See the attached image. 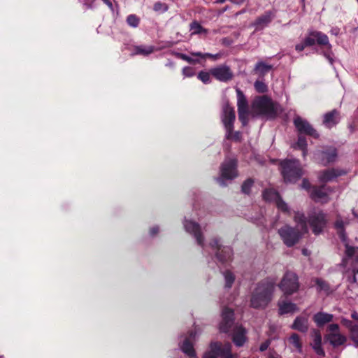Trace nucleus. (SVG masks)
<instances>
[{
    "label": "nucleus",
    "mask_w": 358,
    "mask_h": 358,
    "mask_svg": "<svg viewBox=\"0 0 358 358\" xmlns=\"http://www.w3.org/2000/svg\"><path fill=\"white\" fill-rule=\"evenodd\" d=\"M278 307L280 315L292 313L298 310L296 305L290 301H279Z\"/></svg>",
    "instance_id": "bb28decb"
},
{
    "label": "nucleus",
    "mask_w": 358,
    "mask_h": 358,
    "mask_svg": "<svg viewBox=\"0 0 358 358\" xmlns=\"http://www.w3.org/2000/svg\"><path fill=\"white\" fill-rule=\"evenodd\" d=\"M294 148H298L302 150L303 156L305 157L307 155V142L303 136H299L296 143L294 145Z\"/></svg>",
    "instance_id": "e433bc0d"
},
{
    "label": "nucleus",
    "mask_w": 358,
    "mask_h": 358,
    "mask_svg": "<svg viewBox=\"0 0 358 358\" xmlns=\"http://www.w3.org/2000/svg\"><path fill=\"white\" fill-rule=\"evenodd\" d=\"M306 47H307V45H305V41H304V40H303L301 43H299V44L296 45V46H295V49H296V51H298V52H301V51H302V50H303Z\"/></svg>",
    "instance_id": "3c124183"
},
{
    "label": "nucleus",
    "mask_w": 358,
    "mask_h": 358,
    "mask_svg": "<svg viewBox=\"0 0 358 358\" xmlns=\"http://www.w3.org/2000/svg\"><path fill=\"white\" fill-rule=\"evenodd\" d=\"M162 6V3H155V6H154V9H155V10H159L160 9V7H161Z\"/></svg>",
    "instance_id": "6e6d98bb"
},
{
    "label": "nucleus",
    "mask_w": 358,
    "mask_h": 358,
    "mask_svg": "<svg viewBox=\"0 0 358 358\" xmlns=\"http://www.w3.org/2000/svg\"><path fill=\"white\" fill-rule=\"evenodd\" d=\"M294 220L296 224V228L289 225H285L278 229L279 236L287 247L294 246L299 242L303 235L308 231L307 219L303 213L296 212Z\"/></svg>",
    "instance_id": "f257e3e1"
},
{
    "label": "nucleus",
    "mask_w": 358,
    "mask_h": 358,
    "mask_svg": "<svg viewBox=\"0 0 358 358\" xmlns=\"http://www.w3.org/2000/svg\"><path fill=\"white\" fill-rule=\"evenodd\" d=\"M272 68L273 66L271 65L267 64L264 62L260 61L256 64L255 66V70L259 72V73L264 75L266 73H268Z\"/></svg>",
    "instance_id": "c9c22d12"
},
{
    "label": "nucleus",
    "mask_w": 358,
    "mask_h": 358,
    "mask_svg": "<svg viewBox=\"0 0 358 358\" xmlns=\"http://www.w3.org/2000/svg\"><path fill=\"white\" fill-rule=\"evenodd\" d=\"M280 165L286 182H295L303 175L300 162L297 159H285L281 162Z\"/></svg>",
    "instance_id": "423d86ee"
},
{
    "label": "nucleus",
    "mask_w": 358,
    "mask_h": 358,
    "mask_svg": "<svg viewBox=\"0 0 358 358\" xmlns=\"http://www.w3.org/2000/svg\"><path fill=\"white\" fill-rule=\"evenodd\" d=\"M273 17V16L272 15V13L270 11H268L265 14L259 17L255 20L253 25L255 27V28L257 29H262L263 27L267 26L271 22Z\"/></svg>",
    "instance_id": "cd10ccee"
},
{
    "label": "nucleus",
    "mask_w": 358,
    "mask_h": 358,
    "mask_svg": "<svg viewBox=\"0 0 358 358\" xmlns=\"http://www.w3.org/2000/svg\"><path fill=\"white\" fill-rule=\"evenodd\" d=\"M351 317L355 320L358 321V313H357L356 311H354V312L352 313Z\"/></svg>",
    "instance_id": "5fc2aeb1"
},
{
    "label": "nucleus",
    "mask_w": 358,
    "mask_h": 358,
    "mask_svg": "<svg viewBox=\"0 0 358 358\" xmlns=\"http://www.w3.org/2000/svg\"><path fill=\"white\" fill-rule=\"evenodd\" d=\"M288 341L293 348L292 349V351H296L299 353H301L302 352V343L300 337L297 334H292L288 338Z\"/></svg>",
    "instance_id": "7c9ffc66"
},
{
    "label": "nucleus",
    "mask_w": 358,
    "mask_h": 358,
    "mask_svg": "<svg viewBox=\"0 0 358 358\" xmlns=\"http://www.w3.org/2000/svg\"><path fill=\"white\" fill-rule=\"evenodd\" d=\"M340 120L339 112L334 109L324 115L323 124L327 128H332L336 125Z\"/></svg>",
    "instance_id": "5701e85b"
},
{
    "label": "nucleus",
    "mask_w": 358,
    "mask_h": 358,
    "mask_svg": "<svg viewBox=\"0 0 358 358\" xmlns=\"http://www.w3.org/2000/svg\"><path fill=\"white\" fill-rule=\"evenodd\" d=\"M139 18L135 15H129L127 17V22L131 27H137L139 24Z\"/></svg>",
    "instance_id": "58836bf2"
},
{
    "label": "nucleus",
    "mask_w": 358,
    "mask_h": 358,
    "mask_svg": "<svg viewBox=\"0 0 358 358\" xmlns=\"http://www.w3.org/2000/svg\"><path fill=\"white\" fill-rule=\"evenodd\" d=\"M254 181L252 179L246 180L242 185L241 190L244 194H248L250 192Z\"/></svg>",
    "instance_id": "a19ab883"
},
{
    "label": "nucleus",
    "mask_w": 358,
    "mask_h": 358,
    "mask_svg": "<svg viewBox=\"0 0 358 358\" xmlns=\"http://www.w3.org/2000/svg\"><path fill=\"white\" fill-rule=\"evenodd\" d=\"M252 108L257 113L268 118H274L280 110V106L267 96L256 98L252 103Z\"/></svg>",
    "instance_id": "39448f33"
},
{
    "label": "nucleus",
    "mask_w": 358,
    "mask_h": 358,
    "mask_svg": "<svg viewBox=\"0 0 358 358\" xmlns=\"http://www.w3.org/2000/svg\"><path fill=\"white\" fill-rule=\"evenodd\" d=\"M331 192L330 187L324 186L315 188L311 192V197L317 202L327 203L329 201V194Z\"/></svg>",
    "instance_id": "412c9836"
},
{
    "label": "nucleus",
    "mask_w": 358,
    "mask_h": 358,
    "mask_svg": "<svg viewBox=\"0 0 358 358\" xmlns=\"http://www.w3.org/2000/svg\"><path fill=\"white\" fill-rule=\"evenodd\" d=\"M155 50V48L152 45H138L134 47V51L131 53L133 55H141L143 56H148L152 53Z\"/></svg>",
    "instance_id": "2f4dec72"
},
{
    "label": "nucleus",
    "mask_w": 358,
    "mask_h": 358,
    "mask_svg": "<svg viewBox=\"0 0 358 358\" xmlns=\"http://www.w3.org/2000/svg\"><path fill=\"white\" fill-rule=\"evenodd\" d=\"M353 214L355 217H357L358 218V214H357L355 212H353Z\"/></svg>",
    "instance_id": "e2e57ef3"
},
{
    "label": "nucleus",
    "mask_w": 358,
    "mask_h": 358,
    "mask_svg": "<svg viewBox=\"0 0 358 358\" xmlns=\"http://www.w3.org/2000/svg\"><path fill=\"white\" fill-rule=\"evenodd\" d=\"M334 316L332 314L327 313L324 312H318L315 313L313 320L316 325L319 327H323L326 324L333 320Z\"/></svg>",
    "instance_id": "a878e982"
},
{
    "label": "nucleus",
    "mask_w": 358,
    "mask_h": 358,
    "mask_svg": "<svg viewBox=\"0 0 358 358\" xmlns=\"http://www.w3.org/2000/svg\"><path fill=\"white\" fill-rule=\"evenodd\" d=\"M255 88L258 92L260 93H264L267 91V86L262 81H256L255 83Z\"/></svg>",
    "instance_id": "37998d69"
},
{
    "label": "nucleus",
    "mask_w": 358,
    "mask_h": 358,
    "mask_svg": "<svg viewBox=\"0 0 358 358\" xmlns=\"http://www.w3.org/2000/svg\"><path fill=\"white\" fill-rule=\"evenodd\" d=\"M350 337L355 343L356 346L358 347V324H356L355 327L352 329Z\"/></svg>",
    "instance_id": "a18cd8bd"
},
{
    "label": "nucleus",
    "mask_w": 358,
    "mask_h": 358,
    "mask_svg": "<svg viewBox=\"0 0 358 358\" xmlns=\"http://www.w3.org/2000/svg\"><path fill=\"white\" fill-rule=\"evenodd\" d=\"M308 222L313 229V233L315 235L320 234L327 224V215L322 210L314 212L309 215Z\"/></svg>",
    "instance_id": "4468645a"
},
{
    "label": "nucleus",
    "mask_w": 358,
    "mask_h": 358,
    "mask_svg": "<svg viewBox=\"0 0 358 358\" xmlns=\"http://www.w3.org/2000/svg\"><path fill=\"white\" fill-rule=\"evenodd\" d=\"M310 185L309 182L307 180L303 179L302 184H301V187L303 189H308L310 187Z\"/></svg>",
    "instance_id": "864d4df0"
},
{
    "label": "nucleus",
    "mask_w": 358,
    "mask_h": 358,
    "mask_svg": "<svg viewBox=\"0 0 358 358\" xmlns=\"http://www.w3.org/2000/svg\"><path fill=\"white\" fill-rule=\"evenodd\" d=\"M327 338L331 345H332L334 347L343 345L347 341L346 337L340 333L329 334Z\"/></svg>",
    "instance_id": "c85d7f7f"
},
{
    "label": "nucleus",
    "mask_w": 358,
    "mask_h": 358,
    "mask_svg": "<svg viewBox=\"0 0 358 358\" xmlns=\"http://www.w3.org/2000/svg\"><path fill=\"white\" fill-rule=\"evenodd\" d=\"M0 358H1V357H0Z\"/></svg>",
    "instance_id": "774afa93"
},
{
    "label": "nucleus",
    "mask_w": 358,
    "mask_h": 358,
    "mask_svg": "<svg viewBox=\"0 0 358 358\" xmlns=\"http://www.w3.org/2000/svg\"><path fill=\"white\" fill-rule=\"evenodd\" d=\"M313 343L311 346L319 356H324L325 352L322 347V336L319 330L313 329L311 332Z\"/></svg>",
    "instance_id": "4be33fe9"
},
{
    "label": "nucleus",
    "mask_w": 358,
    "mask_h": 358,
    "mask_svg": "<svg viewBox=\"0 0 358 358\" xmlns=\"http://www.w3.org/2000/svg\"><path fill=\"white\" fill-rule=\"evenodd\" d=\"M262 196L266 201L275 203L278 209L282 213L288 215L291 213L288 204L282 199L278 192L275 189H266L262 193Z\"/></svg>",
    "instance_id": "9b49d317"
},
{
    "label": "nucleus",
    "mask_w": 358,
    "mask_h": 358,
    "mask_svg": "<svg viewBox=\"0 0 358 358\" xmlns=\"http://www.w3.org/2000/svg\"><path fill=\"white\" fill-rule=\"evenodd\" d=\"M173 45V43H170L169 45H168V47H171Z\"/></svg>",
    "instance_id": "0e129e2a"
},
{
    "label": "nucleus",
    "mask_w": 358,
    "mask_h": 358,
    "mask_svg": "<svg viewBox=\"0 0 358 358\" xmlns=\"http://www.w3.org/2000/svg\"><path fill=\"white\" fill-rule=\"evenodd\" d=\"M227 0H217L216 1V3H223L226 1Z\"/></svg>",
    "instance_id": "bf43d9fd"
},
{
    "label": "nucleus",
    "mask_w": 358,
    "mask_h": 358,
    "mask_svg": "<svg viewBox=\"0 0 358 358\" xmlns=\"http://www.w3.org/2000/svg\"><path fill=\"white\" fill-rule=\"evenodd\" d=\"M192 34H206L208 30L203 28L198 22L194 21L189 25Z\"/></svg>",
    "instance_id": "f704fd0d"
},
{
    "label": "nucleus",
    "mask_w": 358,
    "mask_h": 358,
    "mask_svg": "<svg viewBox=\"0 0 358 358\" xmlns=\"http://www.w3.org/2000/svg\"><path fill=\"white\" fill-rule=\"evenodd\" d=\"M222 122L225 129V138L229 140L238 141L241 139L239 131H233L234 123L236 119L235 111L233 107L226 102L222 106Z\"/></svg>",
    "instance_id": "20e7f679"
},
{
    "label": "nucleus",
    "mask_w": 358,
    "mask_h": 358,
    "mask_svg": "<svg viewBox=\"0 0 358 358\" xmlns=\"http://www.w3.org/2000/svg\"><path fill=\"white\" fill-rule=\"evenodd\" d=\"M106 3L112 12H114V7L111 0H102Z\"/></svg>",
    "instance_id": "603ef678"
},
{
    "label": "nucleus",
    "mask_w": 358,
    "mask_h": 358,
    "mask_svg": "<svg viewBox=\"0 0 358 358\" xmlns=\"http://www.w3.org/2000/svg\"><path fill=\"white\" fill-rule=\"evenodd\" d=\"M315 284L317 287V290L320 292H323L326 294H329L334 292V289L330 288L329 284L321 278L314 279Z\"/></svg>",
    "instance_id": "473e14b6"
},
{
    "label": "nucleus",
    "mask_w": 358,
    "mask_h": 358,
    "mask_svg": "<svg viewBox=\"0 0 358 358\" xmlns=\"http://www.w3.org/2000/svg\"><path fill=\"white\" fill-rule=\"evenodd\" d=\"M304 41L305 45L307 46H312L315 43L318 45H326L329 51L324 52V55L331 64L333 63L332 53L331 52V45L329 44L328 36L326 34L317 31H311L309 33L308 36L304 38Z\"/></svg>",
    "instance_id": "1a4fd4ad"
},
{
    "label": "nucleus",
    "mask_w": 358,
    "mask_h": 358,
    "mask_svg": "<svg viewBox=\"0 0 358 358\" xmlns=\"http://www.w3.org/2000/svg\"><path fill=\"white\" fill-rule=\"evenodd\" d=\"M210 73L221 82H227L232 79L233 72L227 65H220L210 69Z\"/></svg>",
    "instance_id": "aec40b11"
},
{
    "label": "nucleus",
    "mask_w": 358,
    "mask_h": 358,
    "mask_svg": "<svg viewBox=\"0 0 358 358\" xmlns=\"http://www.w3.org/2000/svg\"><path fill=\"white\" fill-rule=\"evenodd\" d=\"M182 73L184 77L190 78L195 75V71L192 67L185 66L182 69Z\"/></svg>",
    "instance_id": "c03bdc74"
},
{
    "label": "nucleus",
    "mask_w": 358,
    "mask_h": 358,
    "mask_svg": "<svg viewBox=\"0 0 358 358\" xmlns=\"http://www.w3.org/2000/svg\"><path fill=\"white\" fill-rule=\"evenodd\" d=\"M166 66L173 67V66H174V64H173V62L169 61V62L166 64Z\"/></svg>",
    "instance_id": "13d9d810"
},
{
    "label": "nucleus",
    "mask_w": 358,
    "mask_h": 358,
    "mask_svg": "<svg viewBox=\"0 0 358 358\" xmlns=\"http://www.w3.org/2000/svg\"><path fill=\"white\" fill-rule=\"evenodd\" d=\"M159 231V228L158 226H154L150 229V235L151 236H156Z\"/></svg>",
    "instance_id": "8fccbe9b"
},
{
    "label": "nucleus",
    "mask_w": 358,
    "mask_h": 358,
    "mask_svg": "<svg viewBox=\"0 0 358 358\" xmlns=\"http://www.w3.org/2000/svg\"><path fill=\"white\" fill-rule=\"evenodd\" d=\"M315 159L323 165L334 162L337 158V151L334 147H329L315 153Z\"/></svg>",
    "instance_id": "f3484780"
},
{
    "label": "nucleus",
    "mask_w": 358,
    "mask_h": 358,
    "mask_svg": "<svg viewBox=\"0 0 358 358\" xmlns=\"http://www.w3.org/2000/svg\"><path fill=\"white\" fill-rule=\"evenodd\" d=\"M238 118L243 126L248 123L249 111L248 110H238Z\"/></svg>",
    "instance_id": "ea45409f"
},
{
    "label": "nucleus",
    "mask_w": 358,
    "mask_h": 358,
    "mask_svg": "<svg viewBox=\"0 0 358 358\" xmlns=\"http://www.w3.org/2000/svg\"><path fill=\"white\" fill-rule=\"evenodd\" d=\"M196 334V331H191L188 336L181 337L182 341H181L179 344L180 350L189 358H196L192 343V341L195 339Z\"/></svg>",
    "instance_id": "dca6fc26"
},
{
    "label": "nucleus",
    "mask_w": 358,
    "mask_h": 358,
    "mask_svg": "<svg viewBox=\"0 0 358 358\" xmlns=\"http://www.w3.org/2000/svg\"><path fill=\"white\" fill-rule=\"evenodd\" d=\"M268 358H280V357H275V356H274V355H270V356L268 357Z\"/></svg>",
    "instance_id": "680f3d73"
},
{
    "label": "nucleus",
    "mask_w": 358,
    "mask_h": 358,
    "mask_svg": "<svg viewBox=\"0 0 358 358\" xmlns=\"http://www.w3.org/2000/svg\"><path fill=\"white\" fill-rule=\"evenodd\" d=\"M331 33L336 35L338 34V31L336 30H331Z\"/></svg>",
    "instance_id": "052dcab7"
},
{
    "label": "nucleus",
    "mask_w": 358,
    "mask_h": 358,
    "mask_svg": "<svg viewBox=\"0 0 358 358\" xmlns=\"http://www.w3.org/2000/svg\"><path fill=\"white\" fill-rule=\"evenodd\" d=\"M183 226L185 231L194 236L196 243L205 250L206 245L204 243V237L202 234L200 225L194 221L185 218L183 222Z\"/></svg>",
    "instance_id": "ddd939ff"
},
{
    "label": "nucleus",
    "mask_w": 358,
    "mask_h": 358,
    "mask_svg": "<svg viewBox=\"0 0 358 358\" xmlns=\"http://www.w3.org/2000/svg\"><path fill=\"white\" fill-rule=\"evenodd\" d=\"M270 344H271V341L270 340H266V341H264V343H262L260 345L259 350L262 351V352L265 351L266 350L268 349V348L269 347Z\"/></svg>",
    "instance_id": "09e8293b"
},
{
    "label": "nucleus",
    "mask_w": 358,
    "mask_h": 358,
    "mask_svg": "<svg viewBox=\"0 0 358 358\" xmlns=\"http://www.w3.org/2000/svg\"><path fill=\"white\" fill-rule=\"evenodd\" d=\"M221 316L220 331L224 333L232 331L234 343L238 347L243 346L246 341V330L241 325L234 324V311L230 308H224Z\"/></svg>",
    "instance_id": "f03ea898"
},
{
    "label": "nucleus",
    "mask_w": 358,
    "mask_h": 358,
    "mask_svg": "<svg viewBox=\"0 0 358 358\" xmlns=\"http://www.w3.org/2000/svg\"><path fill=\"white\" fill-rule=\"evenodd\" d=\"M328 329L330 331L329 334H337V333H339V326L337 324H331L328 327Z\"/></svg>",
    "instance_id": "de8ad7c7"
},
{
    "label": "nucleus",
    "mask_w": 358,
    "mask_h": 358,
    "mask_svg": "<svg viewBox=\"0 0 358 358\" xmlns=\"http://www.w3.org/2000/svg\"><path fill=\"white\" fill-rule=\"evenodd\" d=\"M245 12V10H242L240 12V13H243Z\"/></svg>",
    "instance_id": "69168bd1"
},
{
    "label": "nucleus",
    "mask_w": 358,
    "mask_h": 358,
    "mask_svg": "<svg viewBox=\"0 0 358 358\" xmlns=\"http://www.w3.org/2000/svg\"><path fill=\"white\" fill-rule=\"evenodd\" d=\"M345 254L346 258L343 260V262L348 264V262L350 261L352 267V275L348 277V280L350 283H356L357 278L355 275L358 274V248L346 245Z\"/></svg>",
    "instance_id": "f8f14e48"
},
{
    "label": "nucleus",
    "mask_w": 358,
    "mask_h": 358,
    "mask_svg": "<svg viewBox=\"0 0 358 358\" xmlns=\"http://www.w3.org/2000/svg\"><path fill=\"white\" fill-rule=\"evenodd\" d=\"M231 3H236V4H241L243 2V0H241V1H237V0H229Z\"/></svg>",
    "instance_id": "4d7b16f0"
},
{
    "label": "nucleus",
    "mask_w": 358,
    "mask_h": 358,
    "mask_svg": "<svg viewBox=\"0 0 358 358\" xmlns=\"http://www.w3.org/2000/svg\"><path fill=\"white\" fill-rule=\"evenodd\" d=\"M343 174H345V172L341 170L335 169H327L320 173L319 180L320 182H327Z\"/></svg>",
    "instance_id": "393cba45"
},
{
    "label": "nucleus",
    "mask_w": 358,
    "mask_h": 358,
    "mask_svg": "<svg viewBox=\"0 0 358 358\" xmlns=\"http://www.w3.org/2000/svg\"><path fill=\"white\" fill-rule=\"evenodd\" d=\"M210 246L213 250H217L216 252V257L222 264L227 263L231 259L232 250L229 247H222L220 245V240L214 238L210 243Z\"/></svg>",
    "instance_id": "2eb2a0df"
},
{
    "label": "nucleus",
    "mask_w": 358,
    "mask_h": 358,
    "mask_svg": "<svg viewBox=\"0 0 358 358\" xmlns=\"http://www.w3.org/2000/svg\"><path fill=\"white\" fill-rule=\"evenodd\" d=\"M223 275L225 280V287L231 288L235 280L234 275L229 271L224 272Z\"/></svg>",
    "instance_id": "4c0bfd02"
},
{
    "label": "nucleus",
    "mask_w": 358,
    "mask_h": 358,
    "mask_svg": "<svg viewBox=\"0 0 358 358\" xmlns=\"http://www.w3.org/2000/svg\"><path fill=\"white\" fill-rule=\"evenodd\" d=\"M198 78L205 84L210 83V76L208 72L200 71L198 74Z\"/></svg>",
    "instance_id": "79ce46f5"
},
{
    "label": "nucleus",
    "mask_w": 358,
    "mask_h": 358,
    "mask_svg": "<svg viewBox=\"0 0 358 358\" xmlns=\"http://www.w3.org/2000/svg\"><path fill=\"white\" fill-rule=\"evenodd\" d=\"M347 222L343 221L341 217L338 215L337 220L335 222V227L338 230V233L339 234L340 238L343 241H346V235L345 233V225L347 224Z\"/></svg>",
    "instance_id": "72a5a7b5"
},
{
    "label": "nucleus",
    "mask_w": 358,
    "mask_h": 358,
    "mask_svg": "<svg viewBox=\"0 0 358 358\" xmlns=\"http://www.w3.org/2000/svg\"><path fill=\"white\" fill-rule=\"evenodd\" d=\"M294 124L300 133L311 136L315 138L319 137L317 131L306 120L296 117L294 120Z\"/></svg>",
    "instance_id": "6ab92c4d"
},
{
    "label": "nucleus",
    "mask_w": 358,
    "mask_h": 358,
    "mask_svg": "<svg viewBox=\"0 0 358 358\" xmlns=\"http://www.w3.org/2000/svg\"><path fill=\"white\" fill-rule=\"evenodd\" d=\"M357 2H358V0H357Z\"/></svg>",
    "instance_id": "338daca9"
},
{
    "label": "nucleus",
    "mask_w": 358,
    "mask_h": 358,
    "mask_svg": "<svg viewBox=\"0 0 358 358\" xmlns=\"http://www.w3.org/2000/svg\"><path fill=\"white\" fill-rule=\"evenodd\" d=\"M275 280L268 278L257 284L252 293L250 305L254 308H264L272 300Z\"/></svg>",
    "instance_id": "7ed1b4c3"
},
{
    "label": "nucleus",
    "mask_w": 358,
    "mask_h": 358,
    "mask_svg": "<svg viewBox=\"0 0 358 358\" xmlns=\"http://www.w3.org/2000/svg\"><path fill=\"white\" fill-rule=\"evenodd\" d=\"M278 287L285 295L294 294L299 287L297 275L293 272H286Z\"/></svg>",
    "instance_id": "9d476101"
},
{
    "label": "nucleus",
    "mask_w": 358,
    "mask_h": 358,
    "mask_svg": "<svg viewBox=\"0 0 358 358\" xmlns=\"http://www.w3.org/2000/svg\"><path fill=\"white\" fill-rule=\"evenodd\" d=\"M220 176L216 178L217 182L225 186L224 180H232L238 176L237 160L233 158H227L220 166Z\"/></svg>",
    "instance_id": "0eeeda50"
},
{
    "label": "nucleus",
    "mask_w": 358,
    "mask_h": 358,
    "mask_svg": "<svg viewBox=\"0 0 358 358\" xmlns=\"http://www.w3.org/2000/svg\"><path fill=\"white\" fill-rule=\"evenodd\" d=\"M190 54L192 56L197 57L199 58L194 59V58H193L190 56H188L185 54L179 53V52H176L175 55L177 57H178L189 64H200L201 59H205L206 57L213 58L214 59H216L219 57V55H213L210 53H202L201 52H191Z\"/></svg>",
    "instance_id": "a211bd4d"
},
{
    "label": "nucleus",
    "mask_w": 358,
    "mask_h": 358,
    "mask_svg": "<svg viewBox=\"0 0 358 358\" xmlns=\"http://www.w3.org/2000/svg\"><path fill=\"white\" fill-rule=\"evenodd\" d=\"M341 322L344 326H345L346 327H348L350 329V333L352 332V329L354 328L355 326L356 325V324H353L352 321H350L348 319H345V318H343Z\"/></svg>",
    "instance_id": "49530a36"
},
{
    "label": "nucleus",
    "mask_w": 358,
    "mask_h": 358,
    "mask_svg": "<svg viewBox=\"0 0 358 358\" xmlns=\"http://www.w3.org/2000/svg\"><path fill=\"white\" fill-rule=\"evenodd\" d=\"M237 95L238 110H248V102L243 92L239 89H236Z\"/></svg>",
    "instance_id": "c756f323"
},
{
    "label": "nucleus",
    "mask_w": 358,
    "mask_h": 358,
    "mask_svg": "<svg viewBox=\"0 0 358 358\" xmlns=\"http://www.w3.org/2000/svg\"><path fill=\"white\" fill-rule=\"evenodd\" d=\"M231 348L230 343H211L209 350L205 352L203 358H237L236 355L231 353Z\"/></svg>",
    "instance_id": "6e6552de"
},
{
    "label": "nucleus",
    "mask_w": 358,
    "mask_h": 358,
    "mask_svg": "<svg viewBox=\"0 0 358 358\" xmlns=\"http://www.w3.org/2000/svg\"><path fill=\"white\" fill-rule=\"evenodd\" d=\"M291 328L301 333H306L309 328L308 316L300 315L296 317L291 325Z\"/></svg>",
    "instance_id": "b1692460"
}]
</instances>
